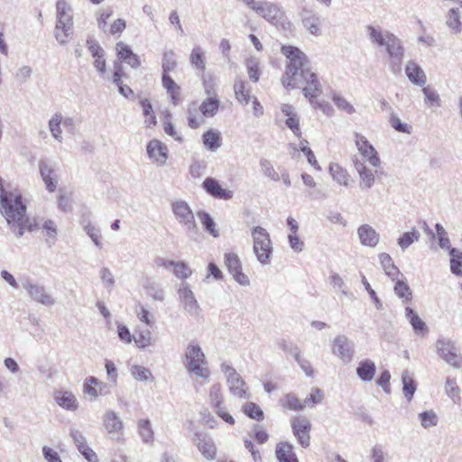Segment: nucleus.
I'll use <instances>...</instances> for the list:
<instances>
[{
	"label": "nucleus",
	"instance_id": "f257e3e1",
	"mask_svg": "<svg viewBox=\"0 0 462 462\" xmlns=\"http://www.w3.org/2000/svg\"><path fill=\"white\" fill-rule=\"evenodd\" d=\"M282 53L288 59L286 69L282 77L283 87L288 89L302 87V93L314 105V98L322 94V86L317 74L311 70L306 54L294 46H282Z\"/></svg>",
	"mask_w": 462,
	"mask_h": 462
},
{
	"label": "nucleus",
	"instance_id": "f03ea898",
	"mask_svg": "<svg viewBox=\"0 0 462 462\" xmlns=\"http://www.w3.org/2000/svg\"><path fill=\"white\" fill-rule=\"evenodd\" d=\"M368 40L377 49L384 50L389 58L390 70L397 75L402 71L404 47L402 41L393 33L380 27L368 25L365 28Z\"/></svg>",
	"mask_w": 462,
	"mask_h": 462
},
{
	"label": "nucleus",
	"instance_id": "7ed1b4c3",
	"mask_svg": "<svg viewBox=\"0 0 462 462\" xmlns=\"http://www.w3.org/2000/svg\"><path fill=\"white\" fill-rule=\"evenodd\" d=\"M184 365L188 372L198 377L205 379L209 377L210 371L208 367L206 356L199 344L194 341L189 342L187 346Z\"/></svg>",
	"mask_w": 462,
	"mask_h": 462
},
{
	"label": "nucleus",
	"instance_id": "20e7f679",
	"mask_svg": "<svg viewBox=\"0 0 462 462\" xmlns=\"http://www.w3.org/2000/svg\"><path fill=\"white\" fill-rule=\"evenodd\" d=\"M57 23L55 27V38L60 44L67 43L73 27L71 7L65 0H58L56 3Z\"/></svg>",
	"mask_w": 462,
	"mask_h": 462
},
{
	"label": "nucleus",
	"instance_id": "39448f33",
	"mask_svg": "<svg viewBox=\"0 0 462 462\" xmlns=\"http://www.w3.org/2000/svg\"><path fill=\"white\" fill-rule=\"evenodd\" d=\"M251 234L254 243L253 250L257 260L263 265L269 264L273 254V246L269 233L262 226H254L252 228Z\"/></svg>",
	"mask_w": 462,
	"mask_h": 462
},
{
	"label": "nucleus",
	"instance_id": "423d86ee",
	"mask_svg": "<svg viewBox=\"0 0 462 462\" xmlns=\"http://www.w3.org/2000/svg\"><path fill=\"white\" fill-rule=\"evenodd\" d=\"M435 350L439 358L452 367L458 369L462 365V356L457 353L455 343L443 337H439L435 343Z\"/></svg>",
	"mask_w": 462,
	"mask_h": 462
},
{
	"label": "nucleus",
	"instance_id": "0eeeda50",
	"mask_svg": "<svg viewBox=\"0 0 462 462\" xmlns=\"http://www.w3.org/2000/svg\"><path fill=\"white\" fill-rule=\"evenodd\" d=\"M171 210L176 220L185 226L189 235H194L198 231L194 214L189 204L184 200H175L171 202Z\"/></svg>",
	"mask_w": 462,
	"mask_h": 462
},
{
	"label": "nucleus",
	"instance_id": "6e6552de",
	"mask_svg": "<svg viewBox=\"0 0 462 462\" xmlns=\"http://www.w3.org/2000/svg\"><path fill=\"white\" fill-rule=\"evenodd\" d=\"M253 11L275 26L283 24L284 12L278 4L269 1H257L256 5L253 6Z\"/></svg>",
	"mask_w": 462,
	"mask_h": 462
},
{
	"label": "nucleus",
	"instance_id": "1a4fd4ad",
	"mask_svg": "<svg viewBox=\"0 0 462 462\" xmlns=\"http://www.w3.org/2000/svg\"><path fill=\"white\" fill-rule=\"evenodd\" d=\"M41 178L48 192L56 191L59 184L58 165L49 158H42L38 163Z\"/></svg>",
	"mask_w": 462,
	"mask_h": 462
},
{
	"label": "nucleus",
	"instance_id": "9d476101",
	"mask_svg": "<svg viewBox=\"0 0 462 462\" xmlns=\"http://www.w3.org/2000/svg\"><path fill=\"white\" fill-rule=\"evenodd\" d=\"M22 287L26 291L30 299L37 303L44 306H52L55 303L54 298L47 292L46 288L30 278L22 282Z\"/></svg>",
	"mask_w": 462,
	"mask_h": 462
},
{
	"label": "nucleus",
	"instance_id": "9b49d317",
	"mask_svg": "<svg viewBox=\"0 0 462 462\" xmlns=\"http://www.w3.org/2000/svg\"><path fill=\"white\" fill-rule=\"evenodd\" d=\"M354 141L356 147L364 159L374 168H378L381 165V159L375 148L367 140V138L359 134L354 133Z\"/></svg>",
	"mask_w": 462,
	"mask_h": 462
},
{
	"label": "nucleus",
	"instance_id": "f8f14e48",
	"mask_svg": "<svg viewBox=\"0 0 462 462\" xmlns=\"http://www.w3.org/2000/svg\"><path fill=\"white\" fill-rule=\"evenodd\" d=\"M221 370L226 377L230 393L239 398H248L245 383L236 370L227 364H222Z\"/></svg>",
	"mask_w": 462,
	"mask_h": 462
},
{
	"label": "nucleus",
	"instance_id": "ddd939ff",
	"mask_svg": "<svg viewBox=\"0 0 462 462\" xmlns=\"http://www.w3.org/2000/svg\"><path fill=\"white\" fill-rule=\"evenodd\" d=\"M331 352L344 363L352 361L355 354V344L345 335H337L331 344Z\"/></svg>",
	"mask_w": 462,
	"mask_h": 462
},
{
	"label": "nucleus",
	"instance_id": "4468645a",
	"mask_svg": "<svg viewBox=\"0 0 462 462\" xmlns=\"http://www.w3.org/2000/svg\"><path fill=\"white\" fill-rule=\"evenodd\" d=\"M103 426L109 438L120 440L124 435V422L121 417L114 411H107L102 418Z\"/></svg>",
	"mask_w": 462,
	"mask_h": 462
},
{
	"label": "nucleus",
	"instance_id": "2eb2a0df",
	"mask_svg": "<svg viewBox=\"0 0 462 462\" xmlns=\"http://www.w3.org/2000/svg\"><path fill=\"white\" fill-rule=\"evenodd\" d=\"M178 294L183 310L191 317H198L200 307L189 285L182 282L178 289Z\"/></svg>",
	"mask_w": 462,
	"mask_h": 462
},
{
	"label": "nucleus",
	"instance_id": "dca6fc26",
	"mask_svg": "<svg viewBox=\"0 0 462 462\" xmlns=\"http://www.w3.org/2000/svg\"><path fill=\"white\" fill-rule=\"evenodd\" d=\"M353 163L359 175V188L363 190L370 189L375 183L377 170L373 171L365 164V161L357 158L354 159Z\"/></svg>",
	"mask_w": 462,
	"mask_h": 462
},
{
	"label": "nucleus",
	"instance_id": "f3484780",
	"mask_svg": "<svg viewBox=\"0 0 462 462\" xmlns=\"http://www.w3.org/2000/svg\"><path fill=\"white\" fill-rule=\"evenodd\" d=\"M291 428L298 442L303 448L309 447L310 440V431L311 430L310 420L305 417H295L291 420Z\"/></svg>",
	"mask_w": 462,
	"mask_h": 462
},
{
	"label": "nucleus",
	"instance_id": "a211bd4d",
	"mask_svg": "<svg viewBox=\"0 0 462 462\" xmlns=\"http://www.w3.org/2000/svg\"><path fill=\"white\" fill-rule=\"evenodd\" d=\"M225 265L232 274L233 278L239 284L246 286L249 284L248 277L242 272V265L237 254L227 253L225 254Z\"/></svg>",
	"mask_w": 462,
	"mask_h": 462
},
{
	"label": "nucleus",
	"instance_id": "6ab92c4d",
	"mask_svg": "<svg viewBox=\"0 0 462 462\" xmlns=\"http://www.w3.org/2000/svg\"><path fill=\"white\" fill-rule=\"evenodd\" d=\"M149 158L157 165L163 166L169 157L168 147L162 142L153 139L151 140L146 146Z\"/></svg>",
	"mask_w": 462,
	"mask_h": 462
},
{
	"label": "nucleus",
	"instance_id": "aec40b11",
	"mask_svg": "<svg viewBox=\"0 0 462 462\" xmlns=\"http://www.w3.org/2000/svg\"><path fill=\"white\" fill-rule=\"evenodd\" d=\"M193 441L205 458L208 460H213L216 458L217 447L210 436L198 432L195 433Z\"/></svg>",
	"mask_w": 462,
	"mask_h": 462
},
{
	"label": "nucleus",
	"instance_id": "412c9836",
	"mask_svg": "<svg viewBox=\"0 0 462 462\" xmlns=\"http://www.w3.org/2000/svg\"><path fill=\"white\" fill-rule=\"evenodd\" d=\"M202 186L206 192L214 198L222 199H230L233 198V191L223 189L214 178H206Z\"/></svg>",
	"mask_w": 462,
	"mask_h": 462
},
{
	"label": "nucleus",
	"instance_id": "4be33fe9",
	"mask_svg": "<svg viewBox=\"0 0 462 462\" xmlns=\"http://www.w3.org/2000/svg\"><path fill=\"white\" fill-rule=\"evenodd\" d=\"M357 235L364 246L375 247L380 241V235L368 224L361 225L357 228Z\"/></svg>",
	"mask_w": 462,
	"mask_h": 462
},
{
	"label": "nucleus",
	"instance_id": "5701e85b",
	"mask_svg": "<svg viewBox=\"0 0 462 462\" xmlns=\"http://www.w3.org/2000/svg\"><path fill=\"white\" fill-rule=\"evenodd\" d=\"M405 73L409 80L417 86L423 87L427 82V77L419 64L413 60L408 61Z\"/></svg>",
	"mask_w": 462,
	"mask_h": 462
},
{
	"label": "nucleus",
	"instance_id": "b1692460",
	"mask_svg": "<svg viewBox=\"0 0 462 462\" xmlns=\"http://www.w3.org/2000/svg\"><path fill=\"white\" fill-rule=\"evenodd\" d=\"M301 19L303 26L313 35H318L320 33L319 24L320 19L319 17L311 10L303 9L301 14Z\"/></svg>",
	"mask_w": 462,
	"mask_h": 462
},
{
	"label": "nucleus",
	"instance_id": "393cba45",
	"mask_svg": "<svg viewBox=\"0 0 462 462\" xmlns=\"http://www.w3.org/2000/svg\"><path fill=\"white\" fill-rule=\"evenodd\" d=\"M281 109L284 116H287L285 121L287 127L290 128L296 136H300V121L294 111V107L289 104H283Z\"/></svg>",
	"mask_w": 462,
	"mask_h": 462
},
{
	"label": "nucleus",
	"instance_id": "a878e982",
	"mask_svg": "<svg viewBox=\"0 0 462 462\" xmlns=\"http://www.w3.org/2000/svg\"><path fill=\"white\" fill-rule=\"evenodd\" d=\"M405 317L412 327L414 333L418 336H424L429 329L426 323L410 307L405 308Z\"/></svg>",
	"mask_w": 462,
	"mask_h": 462
},
{
	"label": "nucleus",
	"instance_id": "bb28decb",
	"mask_svg": "<svg viewBox=\"0 0 462 462\" xmlns=\"http://www.w3.org/2000/svg\"><path fill=\"white\" fill-rule=\"evenodd\" d=\"M379 262L383 269L385 274L391 278L392 281H395L399 278V276H402V273L400 272L398 267L393 263V261L389 254L382 253L378 255Z\"/></svg>",
	"mask_w": 462,
	"mask_h": 462
},
{
	"label": "nucleus",
	"instance_id": "cd10ccee",
	"mask_svg": "<svg viewBox=\"0 0 462 462\" xmlns=\"http://www.w3.org/2000/svg\"><path fill=\"white\" fill-rule=\"evenodd\" d=\"M56 402L65 410L75 411L78 409V401L76 396L69 391H58L55 393Z\"/></svg>",
	"mask_w": 462,
	"mask_h": 462
},
{
	"label": "nucleus",
	"instance_id": "c85d7f7f",
	"mask_svg": "<svg viewBox=\"0 0 462 462\" xmlns=\"http://www.w3.org/2000/svg\"><path fill=\"white\" fill-rule=\"evenodd\" d=\"M375 371V364L370 359L361 361L356 367V374L363 382L372 381Z\"/></svg>",
	"mask_w": 462,
	"mask_h": 462
},
{
	"label": "nucleus",
	"instance_id": "c756f323",
	"mask_svg": "<svg viewBox=\"0 0 462 462\" xmlns=\"http://www.w3.org/2000/svg\"><path fill=\"white\" fill-rule=\"evenodd\" d=\"M234 92L236 100L241 105H247L251 99L250 88H247V83L236 77L234 83Z\"/></svg>",
	"mask_w": 462,
	"mask_h": 462
},
{
	"label": "nucleus",
	"instance_id": "7c9ffc66",
	"mask_svg": "<svg viewBox=\"0 0 462 462\" xmlns=\"http://www.w3.org/2000/svg\"><path fill=\"white\" fill-rule=\"evenodd\" d=\"M189 62L191 66L198 70V74H203L206 69L205 52L200 46L192 49L189 55Z\"/></svg>",
	"mask_w": 462,
	"mask_h": 462
},
{
	"label": "nucleus",
	"instance_id": "2f4dec72",
	"mask_svg": "<svg viewBox=\"0 0 462 462\" xmlns=\"http://www.w3.org/2000/svg\"><path fill=\"white\" fill-rule=\"evenodd\" d=\"M138 434L144 443L152 444L154 439V432L151 421L148 419H141L137 422Z\"/></svg>",
	"mask_w": 462,
	"mask_h": 462
},
{
	"label": "nucleus",
	"instance_id": "473e14b6",
	"mask_svg": "<svg viewBox=\"0 0 462 462\" xmlns=\"http://www.w3.org/2000/svg\"><path fill=\"white\" fill-rule=\"evenodd\" d=\"M276 457L279 462H299L289 443H280L276 447Z\"/></svg>",
	"mask_w": 462,
	"mask_h": 462
},
{
	"label": "nucleus",
	"instance_id": "72a5a7b5",
	"mask_svg": "<svg viewBox=\"0 0 462 462\" xmlns=\"http://www.w3.org/2000/svg\"><path fill=\"white\" fill-rule=\"evenodd\" d=\"M220 101L217 97L206 98L199 106L200 113L206 117L214 116L219 108Z\"/></svg>",
	"mask_w": 462,
	"mask_h": 462
},
{
	"label": "nucleus",
	"instance_id": "f704fd0d",
	"mask_svg": "<svg viewBox=\"0 0 462 462\" xmlns=\"http://www.w3.org/2000/svg\"><path fill=\"white\" fill-rule=\"evenodd\" d=\"M329 173L339 185L348 186L350 176L346 169L337 163H333L329 166Z\"/></svg>",
	"mask_w": 462,
	"mask_h": 462
},
{
	"label": "nucleus",
	"instance_id": "c9c22d12",
	"mask_svg": "<svg viewBox=\"0 0 462 462\" xmlns=\"http://www.w3.org/2000/svg\"><path fill=\"white\" fill-rule=\"evenodd\" d=\"M143 288L146 291V294L151 297L153 300L163 301L164 300V291L154 281L147 279L143 283Z\"/></svg>",
	"mask_w": 462,
	"mask_h": 462
},
{
	"label": "nucleus",
	"instance_id": "e433bc0d",
	"mask_svg": "<svg viewBox=\"0 0 462 462\" xmlns=\"http://www.w3.org/2000/svg\"><path fill=\"white\" fill-rule=\"evenodd\" d=\"M203 143L209 151H216L221 146L220 134L215 130H208L202 135Z\"/></svg>",
	"mask_w": 462,
	"mask_h": 462
},
{
	"label": "nucleus",
	"instance_id": "4c0bfd02",
	"mask_svg": "<svg viewBox=\"0 0 462 462\" xmlns=\"http://www.w3.org/2000/svg\"><path fill=\"white\" fill-rule=\"evenodd\" d=\"M61 122H62V115L60 113H56L52 116V117L49 121V129L52 135V137L61 143L63 140L62 137V130H61Z\"/></svg>",
	"mask_w": 462,
	"mask_h": 462
},
{
	"label": "nucleus",
	"instance_id": "58836bf2",
	"mask_svg": "<svg viewBox=\"0 0 462 462\" xmlns=\"http://www.w3.org/2000/svg\"><path fill=\"white\" fill-rule=\"evenodd\" d=\"M448 254L450 255V271L453 274L462 275V252L457 248H449Z\"/></svg>",
	"mask_w": 462,
	"mask_h": 462
},
{
	"label": "nucleus",
	"instance_id": "ea45409f",
	"mask_svg": "<svg viewBox=\"0 0 462 462\" xmlns=\"http://www.w3.org/2000/svg\"><path fill=\"white\" fill-rule=\"evenodd\" d=\"M402 382L403 394L408 401H411L416 391V383L413 378L410 375L409 371L405 370L402 372Z\"/></svg>",
	"mask_w": 462,
	"mask_h": 462
},
{
	"label": "nucleus",
	"instance_id": "a19ab883",
	"mask_svg": "<svg viewBox=\"0 0 462 462\" xmlns=\"http://www.w3.org/2000/svg\"><path fill=\"white\" fill-rule=\"evenodd\" d=\"M446 23L454 33H459L461 32L462 23L460 22V14L457 8H451L448 11Z\"/></svg>",
	"mask_w": 462,
	"mask_h": 462
},
{
	"label": "nucleus",
	"instance_id": "79ce46f5",
	"mask_svg": "<svg viewBox=\"0 0 462 462\" xmlns=\"http://www.w3.org/2000/svg\"><path fill=\"white\" fill-rule=\"evenodd\" d=\"M224 397L220 383H214L209 389V403L213 409L223 405Z\"/></svg>",
	"mask_w": 462,
	"mask_h": 462
},
{
	"label": "nucleus",
	"instance_id": "37998d69",
	"mask_svg": "<svg viewBox=\"0 0 462 462\" xmlns=\"http://www.w3.org/2000/svg\"><path fill=\"white\" fill-rule=\"evenodd\" d=\"M393 290L394 293L403 300V302L411 300V290L404 281L399 279L395 280Z\"/></svg>",
	"mask_w": 462,
	"mask_h": 462
},
{
	"label": "nucleus",
	"instance_id": "c03bdc74",
	"mask_svg": "<svg viewBox=\"0 0 462 462\" xmlns=\"http://www.w3.org/2000/svg\"><path fill=\"white\" fill-rule=\"evenodd\" d=\"M420 238V233L416 228H412L411 231L404 233L401 236L397 243L402 251L406 250L411 244L418 241Z\"/></svg>",
	"mask_w": 462,
	"mask_h": 462
},
{
	"label": "nucleus",
	"instance_id": "a18cd8bd",
	"mask_svg": "<svg viewBox=\"0 0 462 462\" xmlns=\"http://www.w3.org/2000/svg\"><path fill=\"white\" fill-rule=\"evenodd\" d=\"M281 404L291 411H301L304 409V404L301 402L295 394L288 393L280 401Z\"/></svg>",
	"mask_w": 462,
	"mask_h": 462
},
{
	"label": "nucleus",
	"instance_id": "49530a36",
	"mask_svg": "<svg viewBox=\"0 0 462 462\" xmlns=\"http://www.w3.org/2000/svg\"><path fill=\"white\" fill-rule=\"evenodd\" d=\"M130 372L132 376L137 381L146 382L150 378H152L150 369L143 365H134L130 367Z\"/></svg>",
	"mask_w": 462,
	"mask_h": 462
},
{
	"label": "nucleus",
	"instance_id": "de8ad7c7",
	"mask_svg": "<svg viewBox=\"0 0 462 462\" xmlns=\"http://www.w3.org/2000/svg\"><path fill=\"white\" fill-rule=\"evenodd\" d=\"M422 93L425 96V104L429 106H441V100L439 97V93L430 88V87H424L422 88Z\"/></svg>",
	"mask_w": 462,
	"mask_h": 462
},
{
	"label": "nucleus",
	"instance_id": "09e8293b",
	"mask_svg": "<svg viewBox=\"0 0 462 462\" xmlns=\"http://www.w3.org/2000/svg\"><path fill=\"white\" fill-rule=\"evenodd\" d=\"M446 393L450 397L454 403H458L460 401V390L457 385L456 380L448 377L445 383Z\"/></svg>",
	"mask_w": 462,
	"mask_h": 462
},
{
	"label": "nucleus",
	"instance_id": "8fccbe9b",
	"mask_svg": "<svg viewBox=\"0 0 462 462\" xmlns=\"http://www.w3.org/2000/svg\"><path fill=\"white\" fill-rule=\"evenodd\" d=\"M199 217L205 229L210 233L214 237H217L219 233L216 228V224L211 216L207 212L199 213Z\"/></svg>",
	"mask_w": 462,
	"mask_h": 462
},
{
	"label": "nucleus",
	"instance_id": "3c124183",
	"mask_svg": "<svg viewBox=\"0 0 462 462\" xmlns=\"http://www.w3.org/2000/svg\"><path fill=\"white\" fill-rule=\"evenodd\" d=\"M243 411L245 414H246L251 419H254L256 420H263V411L254 402H247L246 404H245L243 407Z\"/></svg>",
	"mask_w": 462,
	"mask_h": 462
},
{
	"label": "nucleus",
	"instance_id": "603ef678",
	"mask_svg": "<svg viewBox=\"0 0 462 462\" xmlns=\"http://www.w3.org/2000/svg\"><path fill=\"white\" fill-rule=\"evenodd\" d=\"M435 229H436V233H437L436 236H437V238H438V241H439V247L442 248V249H449V248H451L450 241H449V238H448V232L442 226V225L439 224V223H437L435 225Z\"/></svg>",
	"mask_w": 462,
	"mask_h": 462
},
{
	"label": "nucleus",
	"instance_id": "864d4df0",
	"mask_svg": "<svg viewBox=\"0 0 462 462\" xmlns=\"http://www.w3.org/2000/svg\"><path fill=\"white\" fill-rule=\"evenodd\" d=\"M177 65L175 53L173 51H165L162 58L163 73H170L174 70Z\"/></svg>",
	"mask_w": 462,
	"mask_h": 462
},
{
	"label": "nucleus",
	"instance_id": "5fc2aeb1",
	"mask_svg": "<svg viewBox=\"0 0 462 462\" xmlns=\"http://www.w3.org/2000/svg\"><path fill=\"white\" fill-rule=\"evenodd\" d=\"M278 347L282 349V351L289 353L294 358L299 357V354H300V348L292 342L288 341L284 338L279 339L276 342Z\"/></svg>",
	"mask_w": 462,
	"mask_h": 462
},
{
	"label": "nucleus",
	"instance_id": "6e6d98bb",
	"mask_svg": "<svg viewBox=\"0 0 462 462\" xmlns=\"http://www.w3.org/2000/svg\"><path fill=\"white\" fill-rule=\"evenodd\" d=\"M69 437L72 439L73 443L77 447L78 451L88 445L85 435L79 429L70 428Z\"/></svg>",
	"mask_w": 462,
	"mask_h": 462
},
{
	"label": "nucleus",
	"instance_id": "4d7b16f0",
	"mask_svg": "<svg viewBox=\"0 0 462 462\" xmlns=\"http://www.w3.org/2000/svg\"><path fill=\"white\" fill-rule=\"evenodd\" d=\"M245 65L250 80L257 82L260 77L259 62L255 59H248Z\"/></svg>",
	"mask_w": 462,
	"mask_h": 462
},
{
	"label": "nucleus",
	"instance_id": "13d9d810",
	"mask_svg": "<svg viewBox=\"0 0 462 462\" xmlns=\"http://www.w3.org/2000/svg\"><path fill=\"white\" fill-rule=\"evenodd\" d=\"M421 426L428 429L438 424V417L433 411H423L419 414Z\"/></svg>",
	"mask_w": 462,
	"mask_h": 462
},
{
	"label": "nucleus",
	"instance_id": "bf43d9fd",
	"mask_svg": "<svg viewBox=\"0 0 462 462\" xmlns=\"http://www.w3.org/2000/svg\"><path fill=\"white\" fill-rule=\"evenodd\" d=\"M308 141L301 140L299 143L300 150L306 155L308 162L317 170H320V167L316 160L315 154L310 148L307 146Z\"/></svg>",
	"mask_w": 462,
	"mask_h": 462
},
{
	"label": "nucleus",
	"instance_id": "052dcab7",
	"mask_svg": "<svg viewBox=\"0 0 462 462\" xmlns=\"http://www.w3.org/2000/svg\"><path fill=\"white\" fill-rule=\"evenodd\" d=\"M173 273L177 278L185 280L192 274V270L184 262H176L173 266Z\"/></svg>",
	"mask_w": 462,
	"mask_h": 462
},
{
	"label": "nucleus",
	"instance_id": "680f3d73",
	"mask_svg": "<svg viewBox=\"0 0 462 462\" xmlns=\"http://www.w3.org/2000/svg\"><path fill=\"white\" fill-rule=\"evenodd\" d=\"M260 166H261L263 173L266 177L270 178L271 180H273L274 181H278L280 180L279 174L276 172V171L274 170V168L270 161H268L266 159L261 160Z\"/></svg>",
	"mask_w": 462,
	"mask_h": 462
},
{
	"label": "nucleus",
	"instance_id": "e2e57ef3",
	"mask_svg": "<svg viewBox=\"0 0 462 462\" xmlns=\"http://www.w3.org/2000/svg\"><path fill=\"white\" fill-rule=\"evenodd\" d=\"M332 100L338 109L345 111L348 115H352L356 112L355 107L343 97L334 94Z\"/></svg>",
	"mask_w": 462,
	"mask_h": 462
},
{
	"label": "nucleus",
	"instance_id": "0e129e2a",
	"mask_svg": "<svg viewBox=\"0 0 462 462\" xmlns=\"http://www.w3.org/2000/svg\"><path fill=\"white\" fill-rule=\"evenodd\" d=\"M99 276L104 286L109 291L113 290L116 282L112 272L107 267H102L100 269Z\"/></svg>",
	"mask_w": 462,
	"mask_h": 462
},
{
	"label": "nucleus",
	"instance_id": "69168bd1",
	"mask_svg": "<svg viewBox=\"0 0 462 462\" xmlns=\"http://www.w3.org/2000/svg\"><path fill=\"white\" fill-rule=\"evenodd\" d=\"M42 229L45 232V236L48 237L47 242H50V240H51V243L53 244L57 236V226L55 222L51 219L44 221L42 225Z\"/></svg>",
	"mask_w": 462,
	"mask_h": 462
},
{
	"label": "nucleus",
	"instance_id": "338daca9",
	"mask_svg": "<svg viewBox=\"0 0 462 462\" xmlns=\"http://www.w3.org/2000/svg\"><path fill=\"white\" fill-rule=\"evenodd\" d=\"M134 340L139 348H144L152 344L151 332L149 330L140 332L134 337Z\"/></svg>",
	"mask_w": 462,
	"mask_h": 462
},
{
	"label": "nucleus",
	"instance_id": "774afa93",
	"mask_svg": "<svg viewBox=\"0 0 462 462\" xmlns=\"http://www.w3.org/2000/svg\"><path fill=\"white\" fill-rule=\"evenodd\" d=\"M135 312L140 321L145 323L147 326L153 325L152 315L150 313L146 306L140 304Z\"/></svg>",
	"mask_w": 462,
	"mask_h": 462
}]
</instances>
